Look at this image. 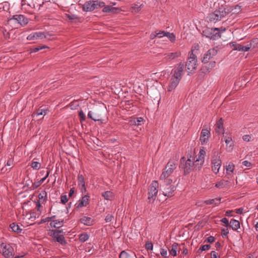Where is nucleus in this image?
<instances>
[{
  "label": "nucleus",
  "mask_w": 258,
  "mask_h": 258,
  "mask_svg": "<svg viewBox=\"0 0 258 258\" xmlns=\"http://www.w3.org/2000/svg\"><path fill=\"white\" fill-rule=\"evenodd\" d=\"M178 159V157L177 156L170 159L164 168L165 171L162 172V176L164 177V186H166L164 188V191H162V194L165 197H170L172 196L173 192L175 190V186L171 184L172 179L169 176L176 168Z\"/></svg>",
  "instance_id": "f257e3e1"
},
{
  "label": "nucleus",
  "mask_w": 258,
  "mask_h": 258,
  "mask_svg": "<svg viewBox=\"0 0 258 258\" xmlns=\"http://www.w3.org/2000/svg\"><path fill=\"white\" fill-rule=\"evenodd\" d=\"M231 12V10L227 7L226 5H221L212 13H210L207 17L209 21L216 23L222 20Z\"/></svg>",
  "instance_id": "f03ea898"
},
{
  "label": "nucleus",
  "mask_w": 258,
  "mask_h": 258,
  "mask_svg": "<svg viewBox=\"0 0 258 258\" xmlns=\"http://www.w3.org/2000/svg\"><path fill=\"white\" fill-rule=\"evenodd\" d=\"M217 54V50L215 49H211L207 51L206 53L204 54L203 57L202 59L203 63L207 64L205 66L203 67L201 69L202 72L204 73L210 72L212 68H214L216 66V62L215 61H211L208 63L209 60L212 58L214 56Z\"/></svg>",
  "instance_id": "7ed1b4c3"
},
{
  "label": "nucleus",
  "mask_w": 258,
  "mask_h": 258,
  "mask_svg": "<svg viewBox=\"0 0 258 258\" xmlns=\"http://www.w3.org/2000/svg\"><path fill=\"white\" fill-rule=\"evenodd\" d=\"M194 160L195 158L191 156L190 157V158L187 160L184 157H182L180 159L179 167L183 169L184 174H186L190 172L192 170L194 167L196 168V169H198V166H199V164L197 163L196 160Z\"/></svg>",
  "instance_id": "20e7f679"
},
{
  "label": "nucleus",
  "mask_w": 258,
  "mask_h": 258,
  "mask_svg": "<svg viewBox=\"0 0 258 258\" xmlns=\"http://www.w3.org/2000/svg\"><path fill=\"white\" fill-rule=\"evenodd\" d=\"M105 110L103 108L97 107L88 112V117L95 121L103 122L102 118L105 114Z\"/></svg>",
  "instance_id": "39448f33"
},
{
  "label": "nucleus",
  "mask_w": 258,
  "mask_h": 258,
  "mask_svg": "<svg viewBox=\"0 0 258 258\" xmlns=\"http://www.w3.org/2000/svg\"><path fill=\"white\" fill-rule=\"evenodd\" d=\"M104 6V3L99 1H88L83 5V10L86 12H91L95 9Z\"/></svg>",
  "instance_id": "423d86ee"
},
{
  "label": "nucleus",
  "mask_w": 258,
  "mask_h": 258,
  "mask_svg": "<svg viewBox=\"0 0 258 258\" xmlns=\"http://www.w3.org/2000/svg\"><path fill=\"white\" fill-rule=\"evenodd\" d=\"M197 56L193 53L192 50H191L189 53V56L185 65L187 68L188 75L191 74L192 72L196 69L197 66Z\"/></svg>",
  "instance_id": "0eeeda50"
},
{
  "label": "nucleus",
  "mask_w": 258,
  "mask_h": 258,
  "mask_svg": "<svg viewBox=\"0 0 258 258\" xmlns=\"http://www.w3.org/2000/svg\"><path fill=\"white\" fill-rule=\"evenodd\" d=\"M218 28H205L202 32V35L207 38L213 40H217L220 38V33L218 32Z\"/></svg>",
  "instance_id": "6e6552de"
},
{
  "label": "nucleus",
  "mask_w": 258,
  "mask_h": 258,
  "mask_svg": "<svg viewBox=\"0 0 258 258\" xmlns=\"http://www.w3.org/2000/svg\"><path fill=\"white\" fill-rule=\"evenodd\" d=\"M213 154L211 159L212 169L215 174H217L221 167L222 161L218 152L213 150Z\"/></svg>",
  "instance_id": "1a4fd4ad"
},
{
  "label": "nucleus",
  "mask_w": 258,
  "mask_h": 258,
  "mask_svg": "<svg viewBox=\"0 0 258 258\" xmlns=\"http://www.w3.org/2000/svg\"><path fill=\"white\" fill-rule=\"evenodd\" d=\"M0 252L5 258H12L14 255V250L10 244L2 243L0 244Z\"/></svg>",
  "instance_id": "9d476101"
},
{
  "label": "nucleus",
  "mask_w": 258,
  "mask_h": 258,
  "mask_svg": "<svg viewBox=\"0 0 258 258\" xmlns=\"http://www.w3.org/2000/svg\"><path fill=\"white\" fill-rule=\"evenodd\" d=\"M11 23L17 24L21 26H24L28 23V19L24 15L21 14L15 15L8 20Z\"/></svg>",
  "instance_id": "9b49d317"
},
{
  "label": "nucleus",
  "mask_w": 258,
  "mask_h": 258,
  "mask_svg": "<svg viewBox=\"0 0 258 258\" xmlns=\"http://www.w3.org/2000/svg\"><path fill=\"white\" fill-rule=\"evenodd\" d=\"M62 232V230H52L50 231V235L53 238L55 241H57L62 245H65L67 242L64 237L63 235L60 234Z\"/></svg>",
  "instance_id": "f8f14e48"
},
{
  "label": "nucleus",
  "mask_w": 258,
  "mask_h": 258,
  "mask_svg": "<svg viewBox=\"0 0 258 258\" xmlns=\"http://www.w3.org/2000/svg\"><path fill=\"white\" fill-rule=\"evenodd\" d=\"M158 187V183L157 181H153L150 185L148 191V199L151 201H154L158 192L157 188Z\"/></svg>",
  "instance_id": "ddd939ff"
},
{
  "label": "nucleus",
  "mask_w": 258,
  "mask_h": 258,
  "mask_svg": "<svg viewBox=\"0 0 258 258\" xmlns=\"http://www.w3.org/2000/svg\"><path fill=\"white\" fill-rule=\"evenodd\" d=\"M90 196L88 195L83 196L75 204L76 209L86 207L89 204Z\"/></svg>",
  "instance_id": "4468645a"
},
{
  "label": "nucleus",
  "mask_w": 258,
  "mask_h": 258,
  "mask_svg": "<svg viewBox=\"0 0 258 258\" xmlns=\"http://www.w3.org/2000/svg\"><path fill=\"white\" fill-rule=\"evenodd\" d=\"M210 137L211 133L210 130L207 128H203L201 131L200 135V141L202 144L203 145L207 143Z\"/></svg>",
  "instance_id": "2eb2a0df"
},
{
  "label": "nucleus",
  "mask_w": 258,
  "mask_h": 258,
  "mask_svg": "<svg viewBox=\"0 0 258 258\" xmlns=\"http://www.w3.org/2000/svg\"><path fill=\"white\" fill-rule=\"evenodd\" d=\"M184 68L183 62H180L178 64L177 68L174 71L173 77L180 80Z\"/></svg>",
  "instance_id": "dca6fc26"
},
{
  "label": "nucleus",
  "mask_w": 258,
  "mask_h": 258,
  "mask_svg": "<svg viewBox=\"0 0 258 258\" xmlns=\"http://www.w3.org/2000/svg\"><path fill=\"white\" fill-rule=\"evenodd\" d=\"M46 36L44 32H36L30 34L27 37L28 40H36L39 39H43L45 38Z\"/></svg>",
  "instance_id": "f3484780"
},
{
  "label": "nucleus",
  "mask_w": 258,
  "mask_h": 258,
  "mask_svg": "<svg viewBox=\"0 0 258 258\" xmlns=\"http://www.w3.org/2000/svg\"><path fill=\"white\" fill-rule=\"evenodd\" d=\"M206 155V151L204 147L200 149V152L198 154V157L197 158L196 162L198 164H199L198 166V169L201 168L204 162V158Z\"/></svg>",
  "instance_id": "a211bd4d"
},
{
  "label": "nucleus",
  "mask_w": 258,
  "mask_h": 258,
  "mask_svg": "<svg viewBox=\"0 0 258 258\" xmlns=\"http://www.w3.org/2000/svg\"><path fill=\"white\" fill-rule=\"evenodd\" d=\"M180 53L178 52H170L168 53H165L164 54V58L162 59V61H170L175 58L178 57Z\"/></svg>",
  "instance_id": "6ab92c4d"
},
{
  "label": "nucleus",
  "mask_w": 258,
  "mask_h": 258,
  "mask_svg": "<svg viewBox=\"0 0 258 258\" xmlns=\"http://www.w3.org/2000/svg\"><path fill=\"white\" fill-rule=\"evenodd\" d=\"M119 258H137L135 252L122 250L119 254Z\"/></svg>",
  "instance_id": "aec40b11"
},
{
  "label": "nucleus",
  "mask_w": 258,
  "mask_h": 258,
  "mask_svg": "<svg viewBox=\"0 0 258 258\" xmlns=\"http://www.w3.org/2000/svg\"><path fill=\"white\" fill-rule=\"evenodd\" d=\"M102 11L104 13H116L119 11V9L118 8L113 7L110 6H105L104 4V6L103 7Z\"/></svg>",
  "instance_id": "412c9836"
},
{
  "label": "nucleus",
  "mask_w": 258,
  "mask_h": 258,
  "mask_svg": "<svg viewBox=\"0 0 258 258\" xmlns=\"http://www.w3.org/2000/svg\"><path fill=\"white\" fill-rule=\"evenodd\" d=\"M216 132L218 134L223 133L224 128L222 119L221 118L216 124Z\"/></svg>",
  "instance_id": "4be33fe9"
},
{
  "label": "nucleus",
  "mask_w": 258,
  "mask_h": 258,
  "mask_svg": "<svg viewBox=\"0 0 258 258\" xmlns=\"http://www.w3.org/2000/svg\"><path fill=\"white\" fill-rule=\"evenodd\" d=\"M180 80L175 78L174 77L172 78L171 80V82L168 86V91H171L173 89H175V87L177 86Z\"/></svg>",
  "instance_id": "5701e85b"
},
{
  "label": "nucleus",
  "mask_w": 258,
  "mask_h": 258,
  "mask_svg": "<svg viewBox=\"0 0 258 258\" xmlns=\"http://www.w3.org/2000/svg\"><path fill=\"white\" fill-rule=\"evenodd\" d=\"M42 106L40 107L35 112L33 113V117H37L39 115H45L46 114L48 110L46 108H42Z\"/></svg>",
  "instance_id": "b1692460"
},
{
  "label": "nucleus",
  "mask_w": 258,
  "mask_h": 258,
  "mask_svg": "<svg viewBox=\"0 0 258 258\" xmlns=\"http://www.w3.org/2000/svg\"><path fill=\"white\" fill-rule=\"evenodd\" d=\"M164 37L168 38L171 42H175L176 40L175 36L173 33L162 31V38Z\"/></svg>",
  "instance_id": "393cba45"
},
{
  "label": "nucleus",
  "mask_w": 258,
  "mask_h": 258,
  "mask_svg": "<svg viewBox=\"0 0 258 258\" xmlns=\"http://www.w3.org/2000/svg\"><path fill=\"white\" fill-rule=\"evenodd\" d=\"M64 223L63 220H55L52 221L50 223V226L51 227H54L55 228H59L63 226Z\"/></svg>",
  "instance_id": "a878e982"
},
{
  "label": "nucleus",
  "mask_w": 258,
  "mask_h": 258,
  "mask_svg": "<svg viewBox=\"0 0 258 258\" xmlns=\"http://www.w3.org/2000/svg\"><path fill=\"white\" fill-rule=\"evenodd\" d=\"M233 230H237L240 228V222L236 220L231 219L230 222L229 226Z\"/></svg>",
  "instance_id": "bb28decb"
},
{
  "label": "nucleus",
  "mask_w": 258,
  "mask_h": 258,
  "mask_svg": "<svg viewBox=\"0 0 258 258\" xmlns=\"http://www.w3.org/2000/svg\"><path fill=\"white\" fill-rule=\"evenodd\" d=\"M221 198H215L213 199L208 200L205 201V203L207 205H214L215 206L218 205L220 203Z\"/></svg>",
  "instance_id": "cd10ccee"
},
{
  "label": "nucleus",
  "mask_w": 258,
  "mask_h": 258,
  "mask_svg": "<svg viewBox=\"0 0 258 258\" xmlns=\"http://www.w3.org/2000/svg\"><path fill=\"white\" fill-rule=\"evenodd\" d=\"M81 222L86 225H91L92 224L93 220L91 218L84 216L80 219Z\"/></svg>",
  "instance_id": "c85d7f7f"
},
{
  "label": "nucleus",
  "mask_w": 258,
  "mask_h": 258,
  "mask_svg": "<svg viewBox=\"0 0 258 258\" xmlns=\"http://www.w3.org/2000/svg\"><path fill=\"white\" fill-rule=\"evenodd\" d=\"M143 7L144 5L143 4L137 3L132 5V9L134 12L137 13L139 12Z\"/></svg>",
  "instance_id": "c756f323"
},
{
  "label": "nucleus",
  "mask_w": 258,
  "mask_h": 258,
  "mask_svg": "<svg viewBox=\"0 0 258 258\" xmlns=\"http://www.w3.org/2000/svg\"><path fill=\"white\" fill-rule=\"evenodd\" d=\"M12 230L17 233H20L22 232V229H21L19 225L16 224L15 223H13L10 225Z\"/></svg>",
  "instance_id": "7c9ffc66"
},
{
  "label": "nucleus",
  "mask_w": 258,
  "mask_h": 258,
  "mask_svg": "<svg viewBox=\"0 0 258 258\" xmlns=\"http://www.w3.org/2000/svg\"><path fill=\"white\" fill-rule=\"evenodd\" d=\"M228 180H221L220 181L217 182L215 184V186L219 188H222L227 185L228 183Z\"/></svg>",
  "instance_id": "2f4dec72"
},
{
  "label": "nucleus",
  "mask_w": 258,
  "mask_h": 258,
  "mask_svg": "<svg viewBox=\"0 0 258 258\" xmlns=\"http://www.w3.org/2000/svg\"><path fill=\"white\" fill-rule=\"evenodd\" d=\"M178 245V243H175V242H174L172 244L171 249H169V253L171 255H172L173 256H175L176 255Z\"/></svg>",
  "instance_id": "473e14b6"
},
{
  "label": "nucleus",
  "mask_w": 258,
  "mask_h": 258,
  "mask_svg": "<svg viewBox=\"0 0 258 258\" xmlns=\"http://www.w3.org/2000/svg\"><path fill=\"white\" fill-rule=\"evenodd\" d=\"M101 195L106 200H111L113 196V193L110 191L103 192Z\"/></svg>",
  "instance_id": "72a5a7b5"
},
{
  "label": "nucleus",
  "mask_w": 258,
  "mask_h": 258,
  "mask_svg": "<svg viewBox=\"0 0 258 258\" xmlns=\"http://www.w3.org/2000/svg\"><path fill=\"white\" fill-rule=\"evenodd\" d=\"M47 198V192L45 190H42L38 195V198L40 202L43 203L46 201Z\"/></svg>",
  "instance_id": "f704fd0d"
},
{
  "label": "nucleus",
  "mask_w": 258,
  "mask_h": 258,
  "mask_svg": "<svg viewBox=\"0 0 258 258\" xmlns=\"http://www.w3.org/2000/svg\"><path fill=\"white\" fill-rule=\"evenodd\" d=\"M78 183L79 186L85 185L84 177L83 175L79 174L78 176Z\"/></svg>",
  "instance_id": "c9c22d12"
},
{
  "label": "nucleus",
  "mask_w": 258,
  "mask_h": 258,
  "mask_svg": "<svg viewBox=\"0 0 258 258\" xmlns=\"http://www.w3.org/2000/svg\"><path fill=\"white\" fill-rule=\"evenodd\" d=\"M89 238V236L87 233H83L79 235V240L82 242L86 241Z\"/></svg>",
  "instance_id": "e433bc0d"
},
{
  "label": "nucleus",
  "mask_w": 258,
  "mask_h": 258,
  "mask_svg": "<svg viewBox=\"0 0 258 258\" xmlns=\"http://www.w3.org/2000/svg\"><path fill=\"white\" fill-rule=\"evenodd\" d=\"M143 121H144V118L143 117H139L135 118L133 119V122L135 124V125L138 126L141 125V123L142 122H143Z\"/></svg>",
  "instance_id": "4c0bfd02"
},
{
  "label": "nucleus",
  "mask_w": 258,
  "mask_h": 258,
  "mask_svg": "<svg viewBox=\"0 0 258 258\" xmlns=\"http://www.w3.org/2000/svg\"><path fill=\"white\" fill-rule=\"evenodd\" d=\"M227 147H229V148H231L233 146V142L232 141L231 137H227L225 140Z\"/></svg>",
  "instance_id": "58836bf2"
},
{
  "label": "nucleus",
  "mask_w": 258,
  "mask_h": 258,
  "mask_svg": "<svg viewBox=\"0 0 258 258\" xmlns=\"http://www.w3.org/2000/svg\"><path fill=\"white\" fill-rule=\"evenodd\" d=\"M211 248V245L210 244H206L203 245L200 247V248L198 250L197 253L200 254L202 251H205Z\"/></svg>",
  "instance_id": "ea45409f"
},
{
  "label": "nucleus",
  "mask_w": 258,
  "mask_h": 258,
  "mask_svg": "<svg viewBox=\"0 0 258 258\" xmlns=\"http://www.w3.org/2000/svg\"><path fill=\"white\" fill-rule=\"evenodd\" d=\"M31 166L33 169L38 170L41 167V164L38 162L33 161L31 163Z\"/></svg>",
  "instance_id": "a19ab883"
},
{
  "label": "nucleus",
  "mask_w": 258,
  "mask_h": 258,
  "mask_svg": "<svg viewBox=\"0 0 258 258\" xmlns=\"http://www.w3.org/2000/svg\"><path fill=\"white\" fill-rule=\"evenodd\" d=\"M41 214V211H39V213H35V212H32L30 213V216L29 218V219H32V220H34L36 219V218H38L39 215Z\"/></svg>",
  "instance_id": "79ce46f5"
},
{
  "label": "nucleus",
  "mask_w": 258,
  "mask_h": 258,
  "mask_svg": "<svg viewBox=\"0 0 258 258\" xmlns=\"http://www.w3.org/2000/svg\"><path fill=\"white\" fill-rule=\"evenodd\" d=\"M114 216L112 214H108L105 217V220L106 223H109L114 220Z\"/></svg>",
  "instance_id": "37998d69"
},
{
  "label": "nucleus",
  "mask_w": 258,
  "mask_h": 258,
  "mask_svg": "<svg viewBox=\"0 0 258 258\" xmlns=\"http://www.w3.org/2000/svg\"><path fill=\"white\" fill-rule=\"evenodd\" d=\"M234 170V165L233 164H229L226 166V170L228 173H232Z\"/></svg>",
  "instance_id": "c03bdc74"
},
{
  "label": "nucleus",
  "mask_w": 258,
  "mask_h": 258,
  "mask_svg": "<svg viewBox=\"0 0 258 258\" xmlns=\"http://www.w3.org/2000/svg\"><path fill=\"white\" fill-rule=\"evenodd\" d=\"M79 116L80 117V120L81 122L84 121L86 119V116L83 111V110H80L79 112Z\"/></svg>",
  "instance_id": "a18cd8bd"
},
{
  "label": "nucleus",
  "mask_w": 258,
  "mask_h": 258,
  "mask_svg": "<svg viewBox=\"0 0 258 258\" xmlns=\"http://www.w3.org/2000/svg\"><path fill=\"white\" fill-rule=\"evenodd\" d=\"M231 10V12L232 11H234V13H238L241 10V7L238 5L235 6L233 9L229 8Z\"/></svg>",
  "instance_id": "49530a36"
},
{
  "label": "nucleus",
  "mask_w": 258,
  "mask_h": 258,
  "mask_svg": "<svg viewBox=\"0 0 258 258\" xmlns=\"http://www.w3.org/2000/svg\"><path fill=\"white\" fill-rule=\"evenodd\" d=\"M153 247V244L151 242L148 241L145 244V248L147 250H152Z\"/></svg>",
  "instance_id": "de8ad7c7"
},
{
  "label": "nucleus",
  "mask_w": 258,
  "mask_h": 258,
  "mask_svg": "<svg viewBox=\"0 0 258 258\" xmlns=\"http://www.w3.org/2000/svg\"><path fill=\"white\" fill-rule=\"evenodd\" d=\"M54 217H55V216H53L51 217H46L45 219H41V221L38 224H40L44 223H45V222H49V221H50L51 220V219L52 218H53Z\"/></svg>",
  "instance_id": "09e8293b"
},
{
  "label": "nucleus",
  "mask_w": 258,
  "mask_h": 258,
  "mask_svg": "<svg viewBox=\"0 0 258 258\" xmlns=\"http://www.w3.org/2000/svg\"><path fill=\"white\" fill-rule=\"evenodd\" d=\"M30 182L32 183V186L31 188L33 189L37 188L41 184L39 181L33 183L32 181H30Z\"/></svg>",
  "instance_id": "8fccbe9b"
},
{
  "label": "nucleus",
  "mask_w": 258,
  "mask_h": 258,
  "mask_svg": "<svg viewBox=\"0 0 258 258\" xmlns=\"http://www.w3.org/2000/svg\"><path fill=\"white\" fill-rule=\"evenodd\" d=\"M242 47L243 48H242V51H244V52L247 51L251 47V44L249 43L245 46L242 45Z\"/></svg>",
  "instance_id": "3c124183"
},
{
  "label": "nucleus",
  "mask_w": 258,
  "mask_h": 258,
  "mask_svg": "<svg viewBox=\"0 0 258 258\" xmlns=\"http://www.w3.org/2000/svg\"><path fill=\"white\" fill-rule=\"evenodd\" d=\"M60 201L62 204H66L68 201L67 196L62 195L60 197Z\"/></svg>",
  "instance_id": "603ef678"
},
{
  "label": "nucleus",
  "mask_w": 258,
  "mask_h": 258,
  "mask_svg": "<svg viewBox=\"0 0 258 258\" xmlns=\"http://www.w3.org/2000/svg\"><path fill=\"white\" fill-rule=\"evenodd\" d=\"M229 230L228 228L222 229L221 235L223 238L227 236Z\"/></svg>",
  "instance_id": "864d4df0"
},
{
  "label": "nucleus",
  "mask_w": 258,
  "mask_h": 258,
  "mask_svg": "<svg viewBox=\"0 0 258 258\" xmlns=\"http://www.w3.org/2000/svg\"><path fill=\"white\" fill-rule=\"evenodd\" d=\"M220 221L225 224L226 227H228L229 226L230 223L229 222L228 220L226 218H222Z\"/></svg>",
  "instance_id": "5fc2aeb1"
},
{
  "label": "nucleus",
  "mask_w": 258,
  "mask_h": 258,
  "mask_svg": "<svg viewBox=\"0 0 258 258\" xmlns=\"http://www.w3.org/2000/svg\"><path fill=\"white\" fill-rule=\"evenodd\" d=\"M215 240V238L212 236H210L208 237L205 241V242H207L209 243H212L214 242Z\"/></svg>",
  "instance_id": "6e6d98bb"
},
{
  "label": "nucleus",
  "mask_w": 258,
  "mask_h": 258,
  "mask_svg": "<svg viewBox=\"0 0 258 258\" xmlns=\"http://www.w3.org/2000/svg\"><path fill=\"white\" fill-rule=\"evenodd\" d=\"M238 44V43H236V42H232L229 43L231 48L234 50H235V48L237 47Z\"/></svg>",
  "instance_id": "4d7b16f0"
},
{
  "label": "nucleus",
  "mask_w": 258,
  "mask_h": 258,
  "mask_svg": "<svg viewBox=\"0 0 258 258\" xmlns=\"http://www.w3.org/2000/svg\"><path fill=\"white\" fill-rule=\"evenodd\" d=\"M49 173H50V171L49 170H47V172H46V175L45 177H44L43 178H41L39 181H38L39 182H40V183L41 184H42L44 181L46 179V178L48 176L49 174Z\"/></svg>",
  "instance_id": "13d9d810"
},
{
  "label": "nucleus",
  "mask_w": 258,
  "mask_h": 258,
  "mask_svg": "<svg viewBox=\"0 0 258 258\" xmlns=\"http://www.w3.org/2000/svg\"><path fill=\"white\" fill-rule=\"evenodd\" d=\"M14 164V160L12 158H9L6 163V166H11Z\"/></svg>",
  "instance_id": "bf43d9fd"
},
{
  "label": "nucleus",
  "mask_w": 258,
  "mask_h": 258,
  "mask_svg": "<svg viewBox=\"0 0 258 258\" xmlns=\"http://www.w3.org/2000/svg\"><path fill=\"white\" fill-rule=\"evenodd\" d=\"M242 138L244 141L249 142L251 139V137L248 135H245L243 136Z\"/></svg>",
  "instance_id": "052dcab7"
},
{
  "label": "nucleus",
  "mask_w": 258,
  "mask_h": 258,
  "mask_svg": "<svg viewBox=\"0 0 258 258\" xmlns=\"http://www.w3.org/2000/svg\"><path fill=\"white\" fill-rule=\"evenodd\" d=\"M243 165L246 167H249L251 165V163L248 161L245 160L242 162Z\"/></svg>",
  "instance_id": "680f3d73"
},
{
  "label": "nucleus",
  "mask_w": 258,
  "mask_h": 258,
  "mask_svg": "<svg viewBox=\"0 0 258 258\" xmlns=\"http://www.w3.org/2000/svg\"><path fill=\"white\" fill-rule=\"evenodd\" d=\"M161 32H159L158 33H157L156 35L155 34H152L151 35V37L152 39H154L155 37H158L159 38H160L161 37Z\"/></svg>",
  "instance_id": "e2e57ef3"
},
{
  "label": "nucleus",
  "mask_w": 258,
  "mask_h": 258,
  "mask_svg": "<svg viewBox=\"0 0 258 258\" xmlns=\"http://www.w3.org/2000/svg\"><path fill=\"white\" fill-rule=\"evenodd\" d=\"M67 18H69V19L71 20H74L77 18V16L75 15L67 14Z\"/></svg>",
  "instance_id": "0e129e2a"
},
{
  "label": "nucleus",
  "mask_w": 258,
  "mask_h": 258,
  "mask_svg": "<svg viewBox=\"0 0 258 258\" xmlns=\"http://www.w3.org/2000/svg\"><path fill=\"white\" fill-rule=\"evenodd\" d=\"M212 258H217L218 257V253L215 251H212L211 253Z\"/></svg>",
  "instance_id": "69168bd1"
},
{
  "label": "nucleus",
  "mask_w": 258,
  "mask_h": 258,
  "mask_svg": "<svg viewBox=\"0 0 258 258\" xmlns=\"http://www.w3.org/2000/svg\"><path fill=\"white\" fill-rule=\"evenodd\" d=\"M80 190H81V192H82V194H83L85 192H86V188L85 185H84V186H80Z\"/></svg>",
  "instance_id": "338daca9"
},
{
  "label": "nucleus",
  "mask_w": 258,
  "mask_h": 258,
  "mask_svg": "<svg viewBox=\"0 0 258 258\" xmlns=\"http://www.w3.org/2000/svg\"><path fill=\"white\" fill-rule=\"evenodd\" d=\"M243 208H240L236 210V213L238 214H242L243 213Z\"/></svg>",
  "instance_id": "774afa93"
}]
</instances>
